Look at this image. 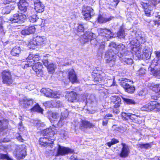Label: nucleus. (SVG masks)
I'll return each mask as SVG.
<instances>
[{
  "mask_svg": "<svg viewBox=\"0 0 160 160\" xmlns=\"http://www.w3.org/2000/svg\"><path fill=\"white\" fill-rule=\"evenodd\" d=\"M108 121L106 120L105 121H103L102 122V125L103 126H106L108 123Z\"/></svg>",
  "mask_w": 160,
  "mask_h": 160,
  "instance_id": "obj_59",
  "label": "nucleus"
},
{
  "mask_svg": "<svg viewBox=\"0 0 160 160\" xmlns=\"http://www.w3.org/2000/svg\"><path fill=\"white\" fill-rule=\"evenodd\" d=\"M55 130L56 129L55 127L53 125L52 127H50L46 129L45 130V132L46 134V135H48L50 136V137H52V136H54L55 134Z\"/></svg>",
  "mask_w": 160,
  "mask_h": 160,
  "instance_id": "obj_27",
  "label": "nucleus"
},
{
  "mask_svg": "<svg viewBox=\"0 0 160 160\" xmlns=\"http://www.w3.org/2000/svg\"><path fill=\"white\" fill-rule=\"evenodd\" d=\"M11 2L8 1V0H4L3 1V3L4 4L9 3Z\"/></svg>",
  "mask_w": 160,
  "mask_h": 160,
  "instance_id": "obj_60",
  "label": "nucleus"
},
{
  "mask_svg": "<svg viewBox=\"0 0 160 160\" xmlns=\"http://www.w3.org/2000/svg\"><path fill=\"white\" fill-rule=\"evenodd\" d=\"M154 53L156 55V58L152 61L151 65L152 67L160 64V50L155 51Z\"/></svg>",
  "mask_w": 160,
  "mask_h": 160,
  "instance_id": "obj_22",
  "label": "nucleus"
},
{
  "mask_svg": "<svg viewBox=\"0 0 160 160\" xmlns=\"http://www.w3.org/2000/svg\"><path fill=\"white\" fill-rule=\"evenodd\" d=\"M114 18L112 16H111L109 18H106L104 16L101 15H99L98 16L97 20L98 22L100 23H105L108 21H109Z\"/></svg>",
  "mask_w": 160,
  "mask_h": 160,
  "instance_id": "obj_23",
  "label": "nucleus"
},
{
  "mask_svg": "<svg viewBox=\"0 0 160 160\" xmlns=\"http://www.w3.org/2000/svg\"><path fill=\"white\" fill-rule=\"evenodd\" d=\"M47 67L48 72L50 73H52L55 71L56 66L53 64L52 63L49 64Z\"/></svg>",
  "mask_w": 160,
  "mask_h": 160,
  "instance_id": "obj_38",
  "label": "nucleus"
},
{
  "mask_svg": "<svg viewBox=\"0 0 160 160\" xmlns=\"http://www.w3.org/2000/svg\"><path fill=\"white\" fill-rule=\"evenodd\" d=\"M133 114L130 113L122 112V116L124 120H128L129 118L131 119V117H132Z\"/></svg>",
  "mask_w": 160,
  "mask_h": 160,
  "instance_id": "obj_36",
  "label": "nucleus"
},
{
  "mask_svg": "<svg viewBox=\"0 0 160 160\" xmlns=\"http://www.w3.org/2000/svg\"><path fill=\"white\" fill-rule=\"evenodd\" d=\"M8 120L4 119L2 121L0 120V132H2L8 128Z\"/></svg>",
  "mask_w": 160,
  "mask_h": 160,
  "instance_id": "obj_28",
  "label": "nucleus"
},
{
  "mask_svg": "<svg viewBox=\"0 0 160 160\" xmlns=\"http://www.w3.org/2000/svg\"><path fill=\"white\" fill-rule=\"evenodd\" d=\"M128 79H124L122 80L121 82V85L125 89V91L129 93H133L135 90V87L132 85H130L128 84L127 82Z\"/></svg>",
  "mask_w": 160,
  "mask_h": 160,
  "instance_id": "obj_10",
  "label": "nucleus"
},
{
  "mask_svg": "<svg viewBox=\"0 0 160 160\" xmlns=\"http://www.w3.org/2000/svg\"><path fill=\"white\" fill-rule=\"evenodd\" d=\"M117 37L119 38H122L125 36L124 31L123 29H121L117 34Z\"/></svg>",
  "mask_w": 160,
  "mask_h": 160,
  "instance_id": "obj_42",
  "label": "nucleus"
},
{
  "mask_svg": "<svg viewBox=\"0 0 160 160\" xmlns=\"http://www.w3.org/2000/svg\"><path fill=\"white\" fill-rule=\"evenodd\" d=\"M122 98L124 101L128 104H135V102L132 99L127 98Z\"/></svg>",
  "mask_w": 160,
  "mask_h": 160,
  "instance_id": "obj_40",
  "label": "nucleus"
},
{
  "mask_svg": "<svg viewBox=\"0 0 160 160\" xmlns=\"http://www.w3.org/2000/svg\"><path fill=\"white\" fill-rule=\"evenodd\" d=\"M77 94L76 93L73 91H72L68 95V100L71 102H76L77 101Z\"/></svg>",
  "mask_w": 160,
  "mask_h": 160,
  "instance_id": "obj_24",
  "label": "nucleus"
},
{
  "mask_svg": "<svg viewBox=\"0 0 160 160\" xmlns=\"http://www.w3.org/2000/svg\"><path fill=\"white\" fill-rule=\"evenodd\" d=\"M34 2V9L38 12L41 13L44 10V6L40 0H35Z\"/></svg>",
  "mask_w": 160,
  "mask_h": 160,
  "instance_id": "obj_17",
  "label": "nucleus"
},
{
  "mask_svg": "<svg viewBox=\"0 0 160 160\" xmlns=\"http://www.w3.org/2000/svg\"><path fill=\"white\" fill-rule=\"evenodd\" d=\"M93 33L91 32H88L83 34V37L85 39L86 42L91 41V43H92L93 41L97 42V40L94 39H92Z\"/></svg>",
  "mask_w": 160,
  "mask_h": 160,
  "instance_id": "obj_21",
  "label": "nucleus"
},
{
  "mask_svg": "<svg viewBox=\"0 0 160 160\" xmlns=\"http://www.w3.org/2000/svg\"><path fill=\"white\" fill-rule=\"evenodd\" d=\"M73 150L68 147H65L59 145L57 150V154L58 155H66L69 153H72Z\"/></svg>",
  "mask_w": 160,
  "mask_h": 160,
  "instance_id": "obj_9",
  "label": "nucleus"
},
{
  "mask_svg": "<svg viewBox=\"0 0 160 160\" xmlns=\"http://www.w3.org/2000/svg\"><path fill=\"white\" fill-rule=\"evenodd\" d=\"M19 136H18L17 137V139L18 140L20 141L21 142H22V140H23V139L22 138L21 136L19 135V134H18Z\"/></svg>",
  "mask_w": 160,
  "mask_h": 160,
  "instance_id": "obj_56",
  "label": "nucleus"
},
{
  "mask_svg": "<svg viewBox=\"0 0 160 160\" xmlns=\"http://www.w3.org/2000/svg\"><path fill=\"white\" fill-rule=\"evenodd\" d=\"M56 107L59 108H61L63 106V105L60 101H58L55 102Z\"/></svg>",
  "mask_w": 160,
  "mask_h": 160,
  "instance_id": "obj_49",
  "label": "nucleus"
},
{
  "mask_svg": "<svg viewBox=\"0 0 160 160\" xmlns=\"http://www.w3.org/2000/svg\"><path fill=\"white\" fill-rule=\"evenodd\" d=\"M154 160H160L159 159V158H158L157 157H155L154 158Z\"/></svg>",
  "mask_w": 160,
  "mask_h": 160,
  "instance_id": "obj_63",
  "label": "nucleus"
},
{
  "mask_svg": "<svg viewBox=\"0 0 160 160\" xmlns=\"http://www.w3.org/2000/svg\"><path fill=\"white\" fill-rule=\"evenodd\" d=\"M39 57L38 55H33V54H30L27 58V62H25L23 64V67H22L24 69L32 66V68L34 70L35 74L38 77H42L43 75V72L42 70V63L38 62L35 63V62L39 61Z\"/></svg>",
  "mask_w": 160,
  "mask_h": 160,
  "instance_id": "obj_2",
  "label": "nucleus"
},
{
  "mask_svg": "<svg viewBox=\"0 0 160 160\" xmlns=\"http://www.w3.org/2000/svg\"><path fill=\"white\" fill-rule=\"evenodd\" d=\"M108 47L110 48H112V51L117 52L116 51L119 49L120 53L117 52V53L118 54L117 56L120 58H122L123 56H125L126 54H128L129 55L132 54L131 52L126 51L125 46L122 44H121L117 46L115 43L112 42L109 44Z\"/></svg>",
  "mask_w": 160,
  "mask_h": 160,
  "instance_id": "obj_4",
  "label": "nucleus"
},
{
  "mask_svg": "<svg viewBox=\"0 0 160 160\" xmlns=\"http://www.w3.org/2000/svg\"><path fill=\"white\" fill-rule=\"evenodd\" d=\"M28 18L30 22H36L37 20L42 21V23H43L42 20L38 17L37 15L35 14H32L29 13L28 14Z\"/></svg>",
  "mask_w": 160,
  "mask_h": 160,
  "instance_id": "obj_25",
  "label": "nucleus"
},
{
  "mask_svg": "<svg viewBox=\"0 0 160 160\" xmlns=\"http://www.w3.org/2000/svg\"><path fill=\"white\" fill-rule=\"evenodd\" d=\"M62 117L60 118V119L58 122V125L62 126L64 122V120L66 118V117L63 116V114L61 113Z\"/></svg>",
  "mask_w": 160,
  "mask_h": 160,
  "instance_id": "obj_43",
  "label": "nucleus"
},
{
  "mask_svg": "<svg viewBox=\"0 0 160 160\" xmlns=\"http://www.w3.org/2000/svg\"><path fill=\"white\" fill-rule=\"evenodd\" d=\"M121 99L120 98H118V100L114 102L115 103V105L114 106H117V107H120L121 104Z\"/></svg>",
  "mask_w": 160,
  "mask_h": 160,
  "instance_id": "obj_46",
  "label": "nucleus"
},
{
  "mask_svg": "<svg viewBox=\"0 0 160 160\" xmlns=\"http://www.w3.org/2000/svg\"><path fill=\"white\" fill-rule=\"evenodd\" d=\"M23 102L24 107L27 108L31 106L33 104V101L32 99L24 98L23 100Z\"/></svg>",
  "mask_w": 160,
  "mask_h": 160,
  "instance_id": "obj_29",
  "label": "nucleus"
},
{
  "mask_svg": "<svg viewBox=\"0 0 160 160\" xmlns=\"http://www.w3.org/2000/svg\"><path fill=\"white\" fill-rule=\"evenodd\" d=\"M75 29L78 32H82L84 31V28L82 25L79 24L75 28Z\"/></svg>",
  "mask_w": 160,
  "mask_h": 160,
  "instance_id": "obj_44",
  "label": "nucleus"
},
{
  "mask_svg": "<svg viewBox=\"0 0 160 160\" xmlns=\"http://www.w3.org/2000/svg\"><path fill=\"white\" fill-rule=\"evenodd\" d=\"M145 73V70L142 68H140L138 72V74L140 75H142Z\"/></svg>",
  "mask_w": 160,
  "mask_h": 160,
  "instance_id": "obj_47",
  "label": "nucleus"
},
{
  "mask_svg": "<svg viewBox=\"0 0 160 160\" xmlns=\"http://www.w3.org/2000/svg\"><path fill=\"white\" fill-rule=\"evenodd\" d=\"M112 117V115L110 114V113H108L104 117V118H106L107 117Z\"/></svg>",
  "mask_w": 160,
  "mask_h": 160,
  "instance_id": "obj_57",
  "label": "nucleus"
},
{
  "mask_svg": "<svg viewBox=\"0 0 160 160\" xmlns=\"http://www.w3.org/2000/svg\"><path fill=\"white\" fill-rule=\"evenodd\" d=\"M141 5H142L143 8L144 9V10L148 9L147 8H148V7L147 3L142 2Z\"/></svg>",
  "mask_w": 160,
  "mask_h": 160,
  "instance_id": "obj_54",
  "label": "nucleus"
},
{
  "mask_svg": "<svg viewBox=\"0 0 160 160\" xmlns=\"http://www.w3.org/2000/svg\"><path fill=\"white\" fill-rule=\"evenodd\" d=\"M69 79L72 83L76 82L77 80V78L74 71L72 70L69 72L68 73Z\"/></svg>",
  "mask_w": 160,
  "mask_h": 160,
  "instance_id": "obj_26",
  "label": "nucleus"
},
{
  "mask_svg": "<svg viewBox=\"0 0 160 160\" xmlns=\"http://www.w3.org/2000/svg\"><path fill=\"white\" fill-rule=\"evenodd\" d=\"M114 1L116 2V5H117L119 2V0H114Z\"/></svg>",
  "mask_w": 160,
  "mask_h": 160,
  "instance_id": "obj_62",
  "label": "nucleus"
},
{
  "mask_svg": "<svg viewBox=\"0 0 160 160\" xmlns=\"http://www.w3.org/2000/svg\"><path fill=\"white\" fill-rule=\"evenodd\" d=\"M159 103L156 101L151 102L148 104L144 105L141 108L143 111L150 112L153 110L155 108L158 109Z\"/></svg>",
  "mask_w": 160,
  "mask_h": 160,
  "instance_id": "obj_8",
  "label": "nucleus"
},
{
  "mask_svg": "<svg viewBox=\"0 0 160 160\" xmlns=\"http://www.w3.org/2000/svg\"><path fill=\"white\" fill-rule=\"evenodd\" d=\"M82 12L84 18L86 20H89L94 14L93 10L90 7L84 6L82 9Z\"/></svg>",
  "mask_w": 160,
  "mask_h": 160,
  "instance_id": "obj_6",
  "label": "nucleus"
},
{
  "mask_svg": "<svg viewBox=\"0 0 160 160\" xmlns=\"http://www.w3.org/2000/svg\"><path fill=\"white\" fill-rule=\"evenodd\" d=\"M45 39L42 36H37L33 38L30 44H33L38 47H42L45 45Z\"/></svg>",
  "mask_w": 160,
  "mask_h": 160,
  "instance_id": "obj_13",
  "label": "nucleus"
},
{
  "mask_svg": "<svg viewBox=\"0 0 160 160\" xmlns=\"http://www.w3.org/2000/svg\"><path fill=\"white\" fill-rule=\"evenodd\" d=\"M18 6L19 10L22 12L18 11L17 13L11 16L8 19L10 23L21 24L24 22L26 20L27 17L24 13L27 11L28 3L26 0H20Z\"/></svg>",
  "mask_w": 160,
  "mask_h": 160,
  "instance_id": "obj_1",
  "label": "nucleus"
},
{
  "mask_svg": "<svg viewBox=\"0 0 160 160\" xmlns=\"http://www.w3.org/2000/svg\"><path fill=\"white\" fill-rule=\"evenodd\" d=\"M26 147L25 145H22L19 149H17L16 154L18 159H23L26 155Z\"/></svg>",
  "mask_w": 160,
  "mask_h": 160,
  "instance_id": "obj_15",
  "label": "nucleus"
},
{
  "mask_svg": "<svg viewBox=\"0 0 160 160\" xmlns=\"http://www.w3.org/2000/svg\"><path fill=\"white\" fill-rule=\"evenodd\" d=\"M51 117L52 118H51L53 121H55L56 120L58 119L59 117V114L56 112H52L50 114Z\"/></svg>",
  "mask_w": 160,
  "mask_h": 160,
  "instance_id": "obj_39",
  "label": "nucleus"
},
{
  "mask_svg": "<svg viewBox=\"0 0 160 160\" xmlns=\"http://www.w3.org/2000/svg\"><path fill=\"white\" fill-rule=\"evenodd\" d=\"M120 97L118 96H113L110 97V100L112 102H114L118 100V98H119Z\"/></svg>",
  "mask_w": 160,
  "mask_h": 160,
  "instance_id": "obj_48",
  "label": "nucleus"
},
{
  "mask_svg": "<svg viewBox=\"0 0 160 160\" xmlns=\"http://www.w3.org/2000/svg\"><path fill=\"white\" fill-rule=\"evenodd\" d=\"M2 78L3 83L11 84L13 82L11 73L8 70H5L2 72Z\"/></svg>",
  "mask_w": 160,
  "mask_h": 160,
  "instance_id": "obj_7",
  "label": "nucleus"
},
{
  "mask_svg": "<svg viewBox=\"0 0 160 160\" xmlns=\"http://www.w3.org/2000/svg\"><path fill=\"white\" fill-rule=\"evenodd\" d=\"M119 107H117V106H113L112 108L113 112L116 114L120 112Z\"/></svg>",
  "mask_w": 160,
  "mask_h": 160,
  "instance_id": "obj_45",
  "label": "nucleus"
},
{
  "mask_svg": "<svg viewBox=\"0 0 160 160\" xmlns=\"http://www.w3.org/2000/svg\"><path fill=\"white\" fill-rule=\"evenodd\" d=\"M145 13L146 15L147 16H150V12L151 10H150L147 9H145L144 10Z\"/></svg>",
  "mask_w": 160,
  "mask_h": 160,
  "instance_id": "obj_51",
  "label": "nucleus"
},
{
  "mask_svg": "<svg viewBox=\"0 0 160 160\" xmlns=\"http://www.w3.org/2000/svg\"><path fill=\"white\" fill-rule=\"evenodd\" d=\"M45 104L46 107L48 108H50L52 106V103L51 102L49 101L47 102Z\"/></svg>",
  "mask_w": 160,
  "mask_h": 160,
  "instance_id": "obj_52",
  "label": "nucleus"
},
{
  "mask_svg": "<svg viewBox=\"0 0 160 160\" xmlns=\"http://www.w3.org/2000/svg\"><path fill=\"white\" fill-rule=\"evenodd\" d=\"M137 147L138 148H145L148 149L151 148V143H147L146 144H144L142 143H141L138 144L137 145Z\"/></svg>",
  "mask_w": 160,
  "mask_h": 160,
  "instance_id": "obj_34",
  "label": "nucleus"
},
{
  "mask_svg": "<svg viewBox=\"0 0 160 160\" xmlns=\"http://www.w3.org/2000/svg\"><path fill=\"white\" fill-rule=\"evenodd\" d=\"M132 55V54L130 55H129L128 54H126L125 56H123L121 58L122 61L124 62L127 64H131L132 63L133 60L131 58H130L128 57Z\"/></svg>",
  "mask_w": 160,
  "mask_h": 160,
  "instance_id": "obj_30",
  "label": "nucleus"
},
{
  "mask_svg": "<svg viewBox=\"0 0 160 160\" xmlns=\"http://www.w3.org/2000/svg\"><path fill=\"white\" fill-rule=\"evenodd\" d=\"M70 160H84L83 159H79L77 158L76 157L73 155L71 156Z\"/></svg>",
  "mask_w": 160,
  "mask_h": 160,
  "instance_id": "obj_53",
  "label": "nucleus"
},
{
  "mask_svg": "<svg viewBox=\"0 0 160 160\" xmlns=\"http://www.w3.org/2000/svg\"><path fill=\"white\" fill-rule=\"evenodd\" d=\"M131 120L133 122L138 124L141 123L142 121L141 118L134 114L132 115Z\"/></svg>",
  "mask_w": 160,
  "mask_h": 160,
  "instance_id": "obj_32",
  "label": "nucleus"
},
{
  "mask_svg": "<svg viewBox=\"0 0 160 160\" xmlns=\"http://www.w3.org/2000/svg\"><path fill=\"white\" fill-rule=\"evenodd\" d=\"M152 90L156 93L160 95V84H156L152 88Z\"/></svg>",
  "mask_w": 160,
  "mask_h": 160,
  "instance_id": "obj_37",
  "label": "nucleus"
},
{
  "mask_svg": "<svg viewBox=\"0 0 160 160\" xmlns=\"http://www.w3.org/2000/svg\"><path fill=\"white\" fill-rule=\"evenodd\" d=\"M148 70L156 76L160 78V64L156 65L153 67L151 65L148 68Z\"/></svg>",
  "mask_w": 160,
  "mask_h": 160,
  "instance_id": "obj_18",
  "label": "nucleus"
},
{
  "mask_svg": "<svg viewBox=\"0 0 160 160\" xmlns=\"http://www.w3.org/2000/svg\"><path fill=\"white\" fill-rule=\"evenodd\" d=\"M122 148L121 149L120 156L122 158L127 157L130 152L128 146L125 143H122Z\"/></svg>",
  "mask_w": 160,
  "mask_h": 160,
  "instance_id": "obj_16",
  "label": "nucleus"
},
{
  "mask_svg": "<svg viewBox=\"0 0 160 160\" xmlns=\"http://www.w3.org/2000/svg\"><path fill=\"white\" fill-rule=\"evenodd\" d=\"M21 52L20 47L16 46L13 48L11 51V54L14 56H18Z\"/></svg>",
  "mask_w": 160,
  "mask_h": 160,
  "instance_id": "obj_31",
  "label": "nucleus"
},
{
  "mask_svg": "<svg viewBox=\"0 0 160 160\" xmlns=\"http://www.w3.org/2000/svg\"><path fill=\"white\" fill-rule=\"evenodd\" d=\"M44 64L46 66L48 67L49 64H48V61L47 60H45L44 62H43Z\"/></svg>",
  "mask_w": 160,
  "mask_h": 160,
  "instance_id": "obj_58",
  "label": "nucleus"
},
{
  "mask_svg": "<svg viewBox=\"0 0 160 160\" xmlns=\"http://www.w3.org/2000/svg\"><path fill=\"white\" fill-rule=\"evenodd\" d=\"M30 110L32 111H36L40 112H42L43 111V109L38 104H37L33 107L31 108Z\"/></svg>",
  "mask_w": 160,
  "mask_h": 160,
  "instance_id": "obj_35",
  "label": "nucleus"
},
{
  "mask_svg": "<svg viewBox=\"0 0 160 160\" xmlns=\"http://www.w3.org/2000/svg\"><path fill=\"white\" fill-rule=\"evenodd\" d=\"M95 126L94 124L86 120H81L79 124V128L82 131H84L88 128H93Z\"/></svg>",
  "mask_w": 160,
  "mask_h": 160,
  "instance_id": "obj_14",
  "label": "nucleus"
},
{
  "mask_svg": "<svg viewBox=\"0 0 160 160\" xmlns=\"http://www.w3.org/2000/svg\"><path fill=\"white\" fill-rule=\"evenodd\" d=\"M135 38H133L130 42V44L133 46L131 48L132 50L137 52L138 50V48L136 47L140 44H144L146 41V38L143 33L141 31H137L135 33Z\"/></svg>",
  "mask_w": 160,
  "mask_h": 160,
  "instance_id": "obj_3",
  "label": "nucleus"
},
{
  "mask_svg": "<svg viewBox=\"0 0 160 160\" xmlns=\"http://www.w3.org/2000/svg\"><path fill=\"white\" fill-rule=\"evenodd\" d=\"M144 91L143 90H142L138 92V94L139 96H142L144 94Z\"/></svg>",
  "mask_w": 160,
  "mask_h": 160,
  "instance_id": "obj_55",
  "label": "nucleus"
},
{
  "mask_svg": "<svg viewBox=\"0 0 160 160\" xmlns=\"http://www.w3.org/2000/svg\"><path fill=\"white\" fill-rule=\"evenodd\" d=\"M113 34L109 30L107 29H101V35L105 37L106 40L108 41L109 38L113 37Z\"/></svg>",
  "mask_w": 160,
  "mask_h": 160,
  "instance_id": "obj_19",
  "label": "nucleus"
},
{
  "mask_svg": "<svg viewBox=\"0 0 160 160\" xmlns=\"http://www.w3.org/2000/svg\"><path fill=\"white\" fill-rule=\"evenodd\" d=\"M84 96L85 97L86 101L88 102L91 103L95 100V97L93 95H89L87 94H85Z\"/></svg>",
  "mask_w": 160,
  "mask_h": 160,
  "instance_id": "obj_33",
  "label": "nucleus"
},
{
  "mask_svg": "<svg viewBox=\"0 0 160 160\" xmlns=\"http://www.w3.org/2000/svg\"><path fill=\"white\" fill-rule=\"evenodd\" d=\"M54 139L51 138H47V137H43L40 138V144L42 146L47 147L50 146L51 148L53 146V142Z\"/></svg>",
  "mask_w": 160,
  "mask_h": 160,
  "instance_id": "obj_12",
  "label": "nucleus"
},
{
  "mask_svg": "<svg viewBox=\"0 0 160 160\" xmlns=\"http://www.w3.org/2000/svg\"><path fill=\"white\" fill-rule=\"evenodd\" d=\"M0 32H3V27L2 24L0 25Z\"/></svg>",
  "mask_w": 160,
  "mask_h": 160,
  "instance_id": "obj_61",
  "label": "nucleus"
},
{
  "mask_svg": "<svg viewBox=\"0 0 160 160\" xmlns=\"http://www.w3.org/2000/svg\"><path fill=\"white\" fill-rule=\"evenodd\" d=\"M8 156L5 154H0V159H8Z\"/></svg>",
  "mask_w": 160,
  "mask_h": 160,
  "instance_id": "obj_50",
  "label": "nucleus"
},
{
  "mask_svg": "<svg viewBox=\"0 0 160 160\" xmlns=\"http://www.w3.org/2000/svg\"><path fill=\"white\" fill-rule=\"evenodd\" d=\"M41 91L42 92L45 94L48 97H52L55 98H60V94H58L56 92H53L49 88H42Z\"/></svg>",
  "mask_w": 160,
  "mask_h": 160,
  "instance_id": "obj_11",
  "label": "nucleus"
},
{
  "mask_svg": "<svg viewBox=\"0 0 160 160\" xmlns=\"http://www.w3.org/2000/svg\"><path fill=\"white\" fill-rule=\"evenodd\" d=\"M35 28L33 26L26 27L21 32V34L26 35L33 33L35 32Z\"/></svg>",
  "mask_w": 160,
  "mask_h": 160,
  "instance_id": "obj_20",
  "label": "nucleus"
},
{
  "mask_svg": "<svg viewBox=\"0 0 160 160\" xmlns=\"http://www.w3.org/2000/svg\"><path fill=\"white\" fill-rule=\"evenodd\" d=\"M158 23H160V15L159 16V18H158Z\"/></svg>",
  "mask_w": 160,
  "mask_h": 160,
  "instance_id": "obj_64",
  "label": "nucleus"
},
{
  "mask_svg": "<svg viewBox=\"0 0 160 160\" xmlns=\"http://www.w3.org/2000/svg\"><path fill=\"white\" fill-rule=\"evenodd\" d=\"M118 142V140L113 138L111 140V142L106 143V145H107L109 147H110L112 145L116 144Z\"/></svg>",
  "mask_w": 160,
  "mask_h": 160,
  "instance_id": "obj_41",
  "label": "nucleus"
},
{
  "mask_svg": "<svg viewBox=\"0 0 160 160\" xmlns=\"http://www.w3.org/2000/svg\"><path fill=\"white\" fill-rule=\"evenodd\" d=\"M109 48L105 54L106 61L107 63H109L111 67H112L115 64L118 54L117 52L112 51V48Z\"/></svg>",
  "mask_w": 160,
  "mask_h": 160,
  "instance_id": "obj_5",
  "label": "nucleus"
}]
</instances>
